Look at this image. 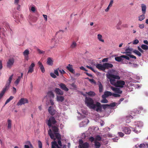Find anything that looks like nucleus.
Instances as JSON below:
<instances>
[{"label":"nucleus","mask_w":148,"mask_h":148,"mask_svg":"<svg viewBox=\"0 0 148 148\" xmlns=\"http://www.w3.org/2000/svg\"><path fill=\"white\" fill-rule=\"evenodd\" d=\"M48 111L50 114L52 116L54 115L56 113V111L52 106H50L49 107Z\"/></svg>","instance_id":"obj_9"},{"label":"nucleus","mask_w":148,"mask_h":148,"mask_svg":"<svg viewBox=\"0 0 148 148\" xmlns=\"http://www.w3.org/2000/svg\"><path fill=\"white\" fill-rule=\"evenodd\" d=\"M77 46V44L76 42L75 41H73L71 42L70 47L71 48L73 49L75 48Z\"/></svg>","instance_id":"obj_24"},{"label":"nucleus","mask_w":148,"mask_h":148,"mask_svg":"<svg viewBox=\"0 0 148 148\" xmlns=\"http://www.w3.org/2000/svg\"><path fill=\"white\" fill-rule=\"evenodd\" d=\"M112 95L113 96L115 97H119L120 96V95H119L118 94H116V93H113V94H112Z\"/></svg>","instance_id":"obj_57"},{"label":"nucleus","mask_w":148,"mask_h":148,"mask_svg":"<svg viewBox=\"0 0 148 148\" xmlns=\"http://www.w3.org/2000/svg\"><path fill=\"white\" fill-rule=\"evenodd\" d=\"M101 108L102 107L104 109H105L108 107L109 106L108 104H103L102 105H101Z\"/></svg>","instance_id":"obj_48"},{"label":"nucleus","mask_w":148,"mask_h":148,"mask_svg":"<svg viewBox=\"0 0 148 148\" xmlns=\"http://www.w3.org/2000/svg\"><path fill=\"white\" fill-rule=\"evenodd\" d=\"M37 51L40 54H44L45 53V51H44L41 50L39 49H37Z\"/></svg>","instance_id":"obj_41"},{"label":"nucleus","mask_w":148,"mask_h":148,"mask_svg":"<svg viewBox=\"0 0 148 148\" xmlns=\"http://www.w3.org/2000/svg\"><path fill=\"white\" fill-rule=\"evenodd\" d=\"M101 137L99 135H97L96 136V137L95 138V140H96L95 141H96V140L100 141L101 140Z\"/></svg>","instance_id":"obj_44"},{"label":"nucleus","mask_w":148,"mask_h":148,"mask_svg":"<svg viewBox=\"0 0 148 148\" xmlns=\"http://www.w3.org/2000/svg\"><path fill=\"white\" fill-rule=\"evenodd\" d=\"M23 54L24 56V58L26 60H28L29 59V51L28 49L25 50L23 53Z\"/></svg>","instance_id":"obj_11"},{"label":"nucleus","mask_w":148,"mask_h":148,"mask_svg":"<svg viewBox=\"0 0 148 148\" xmlns=\"http://www.w3.org/2000/svg\"><path fill=\"white\" fill-rule=\"evenodd\" d=\"M115 59L116 61L118 62H121L123 59L122 55L120 56H118L115 57Z\"/></svg>","instance_id":"obj_29"},{"label":"nucleus","mask_w":148,"mask_h":148,"mask_svg":"<svg viewBox=\"0 0 148 148\" xmlns=\"http://www.w3.org/2000/svg\"><path fill=\"white\" fill-rule=\"evenodd\" d=\"M53 61L52 60V59L50 58L49 57L47 59V63L49 65L52 66L53 64Z\"/></svg>","instance_id":"obj_22"},{"label":"nucleus","mask_w":148,"mask_h":148,"mask_svg":"<svg viewBox=\"0 0 148 148\" xmlns=\"http://www.w3.org/2000/svg\"><path fill=\"white\" fill-rule=\"evenodd\" d=\"M85 102L86 105L90 109H95L97 107L96 110L98 112L101 110V103L97 102L96 104L94 103V101L91 98L86 97Z\"/></svg>","instance_id":"obj_3"},{"label":"nucleus","mask_w":148,"mask_h":148,"mask_svg":"<svg viewBox=\"0 0 148 148\" xmlns=\"http://www.w3.org/2000/svg\"><path fill=\"white\" fill-rule=\"evenodd\" d=\"M59 72L61 74H63L66 73V72L65 71H64L63 69L62 70L59 69Z\"/></svg>","instance_id":"obj_56"},{"label":"nucleus","mask_w":148,"mask_h":148,"mask_svg":"<svg viewBox=\"0 0 148 148\" xmlns=\"http://www.w3.org/2000/svg\"><path fill=\"white\" fill-rule=\"evenodd\" d=\"M141 10L143 14H144L146 12V5L144 4H141Z\"/></svg>","instance_id":"obj_23"},{"label":"nucleus","mask_w":148,"mask_h":148,"mask_svg":"<svg viewBox=\"0 0 148 148\" xmlns=\"http://www.w3.org/2000/svg\"><path fill=\"white\" fill-rule=\"evenodd\" d=\"M139 109H140V110H135L134 111L135 112H136V113L139 114L140 113V110H142L143 109V108L142 107H140L139 108Z\"/></svg>","instance_id":"obj_45"},{"label":"nucleus","mask_w":148,"mask_h":148,"mask_svg":"<svg viewBox=\"0 0 148 148\" xmlns=\"http://www.w3.org/2000/svg\"><path fill=\"white\" fill-rule=\"evenodd\" d=\"M66 69L71 73L75 74V71L73 69L72 65L71 64H69L68 66L66 67Z\"/></svg>","instance_id":"obj_17"},{"label":"nucleus","mask_w":148,"mask_h":148,"mask_svg":"<svg viewBox=\"0 0 148 148\" xmlns=\"http://www.w3.org/2000/svg\"><path fill=\"white\" fill-rule=\"evenodd\" d=\"M132 48H128L125 51L123 52L124 53L127 54V53H130L132 51Z\"/></svg>","instance_id":"obj_28"},{"label":"nucleus","mask_w":148,"mask_h":148,"mask_svg":"<svg viewBox=\"0 0 148 148\" xmlns=\"http://www.w3.org/2000/svg\"><path fill=\"white\" fill-rule=\"evenodd\" d=\"M117 104H118L117 103H115V102H114V103H111L109 105V106L113 107H114V106H116Z\"/></svg>","instance_id":"obj_43"},{"label":"nucleus","mask_w":148,"mask_h":148,"mask_svg":"<svg viewBox=\"0 0 148 148\" xmlns=\"http://www.w3.org/2000/svg\"><path fill=\"white\" fill-rule=\"evenodd\" d=\"M5 92L2 90V91L0 93V100L3 97V96Z\"/></svg>","instance_id":"obj_46"},{"label":"nucleus","mask_w":148,"mask_h":148,"mask_svg":"<svg viewBox=\"0 0 148 148\" xmlns=\"http://www.w3.org/2000/svg\"><path fill=\"white\" fill-rule=\"evenodd\" d=\"M43 16L45 20L46 21L47 20V16L46 15L43 14Z\"/></svg>","instance_id":"obj_58"},{"label":"nucleus","mask_w":148,"mask_h":148,"mask_svg":"<svg viewBox=\"0 0 148 148\" xmlns=\"http://www.w3.org/2000/svg\"><path fill=\"white\" fill-rule=\"evenodd\" d=\"M105 68V70L106 69H109V68H111L113 67V65L110 63H104V65H103Z\"/></svg>","instance_id":"obj_21"},{"label":"nucleus","mask_w":148,"mask_h":148,"mask_svg":"<svg viewBox=\"0 0 148 148\" xmlns=\"http://www.w3.org/2000/svg\"><path fill=\"white\" fill-rule=\"evenodd\" d=\"M143 126V123L142 122H139L137 123L136 126V129H134L133 131L136 133H138V132H140V130L139 131L137 130H138V128H140Z\"/></svg>","instance_id":"obj_10"},{"label":"nucleus","mask_w":148,"mask_h":148,"mask_svg":"<svg viewBox=\"0 0 148 148\" xmlns=\"http://www.w3.org/2000/svg\"><path fill=\"white\" fill-rule=\"evenodd\" d=\"M139 147L140 148H145L146 147V145L145 143H143L140 144L139 145Z\"/></svg>","instance_id":"obj_49"},{"label":"nucleus","mask_w":148,"mask_h":148,"mask_svg":"<svg viewBox=\"0 0 148 148\" xmlns=\"http://www.w3.org/2000/svg\"><path fill=\"white\" fill-rule=\"evenodd\" d=\"M112 93L110 91H106L104 92V95H103L102 97L103 98H105L109 96H111Z\"/></svg>","instance_id":"obj_20"},{"label":"nucleus","mask_w":148,"mask_h":148,"mask_svg":"<svg viewBox=\"0 0 148 148\" xmlns=\"http://www.w3.org/2000/svg\"><path fill=\"white\" fill-rule=\"evenodd\" d=\"M13 98H14V97H13L12 96H10V97L6 100V101L5 103V105H6L8 103H9L10 101H11V100H12L13 99Z\"/></svg>","instance_id":"obj_34"},{"label":"nucleus","mask_w":148,"mask_h":148,"mask_svg":"<svg viewBox=\"0 0 148 148\" xmlns=\"http://www.w3.org/2000/svg\"><path fill=\"white\" fill-rule=\"evenodd\" d=\"M64 99V98L63 96H57L56 100L58 102H62Z\"/></svg>","instance_id":"obj_26"},{"label":"nucleus","mask_w":148,"mask_h":148,"mask_svg":"<svg viewBox=\"0 0 148 148\" xmlns=\"http://www.w3.org/2000/svg\"><path fill=\"white\" fill-rule=\"evenodd\" d=\"M110 88L111 89L116 93L121 94L122 92V91L119 88H115L112 86H111Z\"/></svg>","instance_id":"obj_16"},{"label":"nucleus","mask_w":148,"mask_h":148,"mask_svg":"<svg viewBox=\"0 0 148 148\" xmlns=\"http://www.w3.org/2000/svg\"><path fill=\"white\" fill-rule=\"evenodd\" d=\"M59 68H58L57 69L55 70L54 71V73L56 75L58 76L59 75V73L58 71H59Z\"/></svg>","instance_id":"obj_40"},{"label":"nucleus","mask_w":148,"mask_h":148,"mask_svg":"<svg viewBox=\"0 0 148 148\" xmlns=\"http://www.w3.org/2000/svg\"><path fill=\"white\" fill-rule=\"evenodd\" d=\"M122 58H124L127 60H130V58L128 56L125 55H122Z\"/></svg>","instance_id":"obj_50"},{"label":"nucleus","mask_w":148,"mask_h":148,"mask_svg":"<svg viewBox=\"0 0 148 148\" xmlns=\"http://www.w3.org/2000/svg\"><path fill=\"white\" fill-rule=\"evenodd\" d=\"M102 35L100 34H98L97 35V38L99 41L102 42H104V40L102 39Z\"/></svg>","instance_id":"obj_33"},{"label":"nucleus","mask_w":148,"mask_h":148,"mask_svg":"<svg viewBox=\"0 0 148 148\" xmlns=\"http://www.w3.org/2000/svg\"><path fill=\"white\" fill-rule=\"evenodd\" d=\"M118 134L119 136L121 137H123L124 135V134H123V133L121 132H119L118 133Z\"/></svg>","instance_id":"obj_59"},{"label":"nucleus","mask_w":148,"mask_h":148,"mask_svg":"<svg viewBox=\"0 0 148 148\" xmlns=\"http://www.w3.org/2000/svg\"><path fill=\"white\" fill-rule=\"evenodd\" d=\"M86 93L90 97H94L95 95V93L94 92L91 91Z\"/></svg>","instance_id":"obj_27"},{"label":"nucleus","mask_w":148,"mask_h":148,"mask_svg":"<svg viewBox=\"0 0 148 148\" xmlns=\"http://www.w3.org/2000/svg\"><path fill=\"white\" fill-rule=\"evenodd\" d=\"M35 66V64L34 63L31 64V65L29 67V69L27 72V73H32L34 71V67Z\"/></svg>","instance_id":"obj_14"},{"label":"nucleus","mask_w":148,"mask_h":148,"mask_svg":"<svg viewBox=\"0 0 148 148\" xmlns=\"http://www.w3.org/2000/svg\"><path fill=\"white\" fill-rule=\"evenodd\" d=\"M46 123L48 125L49 129L48 131V134L51 138L55 141L56 138L58 140V145L62 147L61 139V137L60 134L58 133V126H52L56 123L55 119L53 116L51 117L48 120L46 121Z\"/></svg>","instance_id":"obj_1"},{"label":"nucleus","mask_w":148,"mask_h":148,"mask_svg":"<svg viewBox=\"0 0 148 148\" xmlns=\"http://www.w3.org/2000/svg\"><path fill=\"white\" fill-rule=\"evenodd\" d=\"M127 56H129L130 58H134L135 59H136V57L134 55H130V54H127Z\"/></svg>","instance_id":"obj_51"},{"label":"nucleus","mask_w":148,"mask_h":148,"mask_svg":"<svg viewBox=\"0 0 148 148\" xmlns=\"http://www.w3.org/2000/svg\"><path fill=\"white\" fill-rule=\"evenodd\" d=\"M133 118V116L131 115L127 117L126 120V122L127 123L130 122L131 121L130 119H132Z\"/></svg>","instance_id":"obj_39"},{"label":"nucleus","mask_w":148,"mask_h":148,"mask_svg":"<svg viewBox=\"0 0 148 148\" xmlns=\"http://www.w3.org/2000/svg\"><path fill=\"white\" fill-rule=\"evenodd\" d=\"M141 47L144 50H147L148 49V46L145 45H142Z\"/></svg>","instance_id":"obj_38"},{"label":"nucleus","mask_w":148,"mask_h":148,"mask_svg":"<svg viewBox=\"0 0 148 148\" xmlns=\"http://www.w3.org/2000/svg\"><path fill=\"white\" fill-rule=\"evenodd\" d=\"M124 99L123 98H122L120 99L119 101V102L117 104V105L121 103V102L123 101L124 100Z\"/></svg>","instance_id":"obj_64"},{"label":"nucleus","mask_w":148,"mask_h":148,"mask_svg":"<svg viewBox=\"0 0 148 148\" xmlns=\"http://www.w3.org/2000/svg\"><path fill=\"white\" fill-rule=\"evenodd\" d=\"M31 10L33 12H34L36 10V9L34 7L32 6L31 7Z\"/></svg>","instance_id":"obj_62"},{"label":"nucleus","mask_w":148,"mask_h":148,"mask_svg":"<svg viewBox=\"0 0 148 148\" xmlns=\"http://www.w3.org/2000/svg\"><path fill=\"white\" fill-rule=\"evenodd\" d=\"M106 76L110 80V84L115 87L123 88L125 84L124 81L121 80L116 81V79L119 80L120 79L119 72L114 69L108 71Z\"/></svg>","instance_id":"obj_2"},{"label":"nucleus","mask_w":148,"mask_h":148,"mask_svg":"<svg viewBox=\"0 0 148 148\" xmlns=\"http://www.w3.org/2000/svg\"><path fill=\"white\" fill-rule=\"evenodd\" d=\"M133 52L139 56H140L141 55V54L140 53L136 50H133Z\"/></svg>","instance_id":"obj_37"},{"label":"nucleus","mask_w":148,"mask_h":148,"mask_svg":"<svg viewBox=\"0 0 148 148\" xmlns=\"http://www.w3.org/2000/svg\"><path fill=\"white\" fill-rule=\"evenodd\" d=\"M79 148H88L89 147V144L86 142L83 143V141L82 140H80L79 141Z\"/></svg>","instance_id":"obj_6"},{"label":"nucleus","mask_w":148,"mask_h":148,"mask_svg":"<svg viewBox=\"0 0 148 148\" xmlns=\"http://www.w3.org/2000/svg\"><path fill=\"white\" fill-rule=\"evenodd\" d=\"M50 75L52 77L54 78H56V75L53 73H50Z\"/></svg>","instance_id":"obj_55"},{"label":"nucleus","mask_w":148,"mask_h":148,"mask_svg":"<svg viewBox=\"0 0 148 148\" xmlns=\"http://www.w3.org/2000/svg\"><path fill=\"white\" fill-rule=\"evenodd\" d=\"M97 84L98 85L99 87V92H102L103 91V87L101 82L98 81L97 82Z\"/></svg>","instance_id":"obj_25"},{"label":"nucleus","mask_w":148,"mask_h":148,"mask_svg":"<svg viewBox=\"0 0 148 148\" xmlns=\"http://www.w3.org/2000/svg\"><path fill=\"white\" fill-rule=\"evenodd\" d=\"M21 78L18 77V78L14 82V84L16 86H17L19 84Z\"/></svg>","instance_id":"obj_35"},{"label":"nucleus","mask_w":148,"mask_h":148,"mask_svg":"<svg viewBox=\"0 0 148 148\" xmlns=\"http://www.w3.org/2000/svg\"><path fill=\"white\" fill-rule=\"evenodd\" d=\"M122 130L127 134H130L131 132V130L128 127H124L122 128Z\"/></svg>","instance_id":"obj_18"},{"label":"nucleus","mask_w":148,"mask_h":148,"mask_svg":"<svg viewBox=\"0 0 148 148\" xmlns=\"http://www.w3.org/2000/svg\"><path fill=\"white\" fill-rule=\"evenodd\" d=\"M145 18L144 14L140 15L138 16V20L140 21H142Z\"/></svg>","instance_id":"obj_32"},{"label":"nucleus","mask_w":148,"mask_h":148,"mask_svg":"<svg viewBox=\"0 0 148 148\" xmlns=\"http://www.w3.org/2000/svg\"><path fill=\"white\" fill-rule=\"evenodd\" d=\"M38 146L39 148H42V144L41 142L40 141H38Z\"/></svg>","instance_id":"obj_47"},{"label":"nucleus","mask_w":148,"mask_h":148,"mask_svg":"<svg viewBox=\"0 0 148 148\" xmlns=\"http://www.w3.org/2000/svg\"><path fill=\"white\" fill-rule=\"evenodd\" d=\"M89 122V120L87 119H86L85 120L83 121L79 124V127H84Z\"/></svg>","instance_id":"obj_12"},{"label":"nucleus","mask_w":148,"mask_h":148,"mask_svg":"<svg viewBox=\"0 0 148 148\" xmlns=\"http://www.w3.org/2000/svg\"><path fill=\"white\" fill-rule=\"evenodd\" d=\"M54 92L56 94L59 95H63L64 94L63 91L58 88H55Z\"/></svg>","instance_id":"obj_15"},{"label":"nucleus","mask_w":148,"mask_h":148,"mask_svg":"<svg viewBox=\"0 0 148 148\" xmlns=\"http://www.w3.org/2000/svg\"><path fill=\"white\" fill-rule=\"evenodd\" d=\"M103 65H104V63L103 64H96V66L99 69L104 71L105 70V68Z\"/></svg>","instance_id":"obj_19"},{"label":"nucleus","mask_w":148,"mask_h":148,"mask_svg":"<svg viewBox=\"0 0 148 148\" xmlns=\"http://www.w3.org/2000/svg\"><path fill=\"white\" fill-rule=\"evenodd\" d=\"M138 42V40L137 39H136L133 41V44L134 45H136L137 44Z\"/></svg>","instance_id":"obj_52"},{"label":"nucleus","mask_w":148,"mask_h":148,"mask_svg":"<svg viewBox=\"0 0 148 148\" xmlns=\"http://www.w3.org/2000/svg\"><path fill=\"white\" fill-rule=\"evenodd\" d=\"M113 1L114 0H111L110 1V3L109 5V6H112V5L113 3Z\"/></svg>","instance_id":"obj_60"},{"label":"nucleus","mask_w":148,"mask_h":148,"mask_svg":"<svg viewBox=\"0 0 148 148\" xmlns=\"http://www.w3.org/2000/svg\"><path fill=\"white\" fill-rule=\"evenodd\" d=\"M47 95L50 97L53 98L54 96V94L52 91H49L47 93Z\"/></svg>","instance_id":"obj_30"},{"label":"nucleus","mask_w":148,"mask_h":148,"mask_svg":"<svg viewBox=\"0 0 148 148\" xmlns=\"http://www.w3.org/2000/svg\"><path fill=\"white\" fill-rule=\"evenodd\" d=\"M103 99L101 100V102L102 103H107L108 102V100L105 98H103Z\"/></svg>","instance_id":"obj_42"},{"label":"nucleus","mask_w":148,"mask_h":148,"mask_svg":"<svg viewBox=\"0 0 148 148\" xmlns=\"http://www.w3.org/2000/svg\"><path fill=\"white\" fill-rule=\"evenodd\" d=\"M51 148H66V146L65 145H62L61 147H60L58 145L56 141L51 142Z\"/></svg>","instance_id":"obj_7"},{"label":"nucleus","mask_w":148,"mask_h":148,"mask_svg":"<svg viewBox=\"0 0 148 148\" xmlns=\"http://www.w3.org/2000/svg\"><path fill=\"white\" fill-rule=\"evenodd\" d=\"M95 145L96 148H99L101 146L100 143L97 141H95Z\"/></svg>","instance_id":"obj_31"},{"label":"nucleus","mask_w":148,"mask_h":148,"mask_svg":"<svg viewBox=\"0 0 148 148\" xmlns=\"http://www.w3.org/2000/svg\"><path fill=\"white\" fill-rule=\"evenodd\" d=\"M59 86L60 88L64 91L67 92L69 91V88L66 87V85L64 83H61L59 84Z\"/></svg>","instance_id":"obj_13"},{"label":"nucleus","mask_w":148,"mask_h":148,"mask_svg":"<svg viewBox=\"0 0 148 148\" xmlns=\"http://www.w3.org/2000/svg\"><path fill=\"white\" fill-rule=\"evenodd\" d=\"M13 75L12 74L9 78L8 81L7 82L5 87L4 88H3L2 91H4L5 92L6 90H8L9 88L10 85V84L11 83V81L12 79V78L13 77Z\"/></svg>","instance_id":"obj_4"},{"label":"nucleus","mask_w":148,"mask_h":148,"mask_svg":"<svg viewBox=\"0 0 148 148\" xmlns=\"http://www.w3.org/2000/svg\"><path fill=\"white\" fill-rule=\"evenodd\" d=\"M16 88L14 87H13L12 92L13 94H14L16 92Z\"/></svg>","instance_id":"obj_61"},{"label":"nucleus","mask_w":148,"mask_h":148,"mask_svg":"<svg viewBox=\"0 0 148 148\" xmlns=\"http://www.w3.org/2000/svg\"><path fill=\"white\" fill-rule=\"evenodd\" d=\"M28 102V100L26 98H21L17 103V105L18 106H21Z\"/></svg>","instance_id":"obj_8"},{"label":"nucleus","mask_w":148,"mask_h":148,"mask_svg":"<svg viewBox=\"0 0 148 148\" xmlns=\"http://www.w3.org/2000/svg\"><path fill=\"white\" fill-rule=\"evenodd\" d=\"M121 62L123 64H127L128 63L127 61L125 59H123L121 61Z\"/></svg>","instance_id":"obj_53"},{"label":"nucleus","mask_w":148,"mask_h":148,"mask_svg":"<svg viewBox=\"0 0 148 148\" xmlns=\"http://www.w3.org/2000/svg\"><path fill=\"white\" fill-rule=\"evenodd\" d=\"M8 129H10L11 127V121L10 119H8Z\"/></svg>","instance_id":"obj_36"},{"label":"nucleus","mask_w":148,"mask_h":148,"mask_svg":"<svg viewBox=\"0 0 148 148\" xmlns=\"http://www.w3.org/2000/svg\"><path fill=\"white\" fill-rule=\"evenodd\" d=\"M14 62V59L13 58H9L7 63V67L10 69L13 66Z\"/></svg>","instance_id":"obj_5"},{"label":"nucleus","mask_w":148,"mask_h":148,"mask_svg":"<svg viewBox=\"0 0 148 148\" xmlns=\"http://www.w3.org/2000/svg\"><path fill=\"white\" fill-rule=\"evenodd\" d=\"M86 66L87 68L91 69L92 71H95L94 70V69L92 67L89 66Z\"/></svg>","instance_id":"obj_63"},{"label":"nucleus","mask_w":148,"mask_h":148,"mask_svg":"<svg viewBox=\"0 0 148 148\" xmlns=\"http://www.w3.org/2000/svg\"><path fill=\"white\" fill-rule=\"evenodd\" d=\"M40 67L42 72L43 73H44L45 72V70L43 66H42Z\"/></svg>","instance_id":"obj_54"}]
</instances>
